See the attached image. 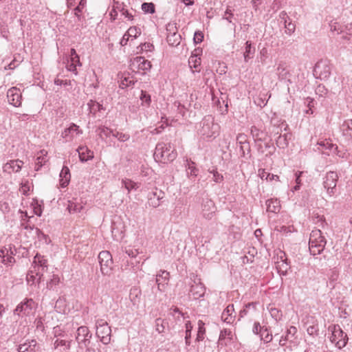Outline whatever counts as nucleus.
I'll return each instance as SVG.
<instances>
[{"instance_id":"57","label":"nucleus","mask_w":352,"mask_h":352,"mask_svg":"<svg viewBox=\"0 0 352 352\" xmlns=\"http://www.w3.org/2000/svg\"><path fill=\"white\" fill-rule=\"evenodd\" d=\"M188 170H190V174L193 176H196L197 174L198 170L195 166L194 162L188 163Z\"/></svg>"},{"instance_id":"30","label":"nucleus","mask_w":352,"mask_h":352,"mask_svg":"<svg viewBox=\"0 0 352 352\" xmlns=\"http://www.w3.org/2000/svg\"><path fill=\"white\" fill-rule=\"evenodd\" d=\"M258 175L261 179H265L266 181H272L276 180L279 182V176L277 175L271 174L265 170V169L260 168L258 170Z\"/></svg>"},{"instance_id":"37","label":"nucleus","mask_w":352,"mask_h":352,"mask_svg":"<svg viewBox=\"0 0 352 352\" xmlns=\"http://www.w3.org/2000/svg\"><path fill=\"white\" fill-rule=\"evenodd\" d=\"M97 131L98 132V135L102 139L104 138H108L111 135H113V133H114V132H115L113 130H111V129H109L107 126H99Z\"/></svg>"},{"instance_id":"28","label":"nucleus","mask_w":352,"mask_h":352,"mask_svg":"<svg viewBox=\"0 0 352 352\" xmlns=\"http://www.w3.org/2000/svg\"><path fill=\"white\" fill-rule=\"evenodd\" d=\"M47 267V260L43 258V256L36 254L33 261V269H36L40 271V267L41 270H43L45 267Z\"/></svg>"},{"instance_id":"27","label":"nucleus","mask_w":352,"mask_h":352,"mask_svg":"<svg viewBox=\"0 0 352 352\" xmlns=\"http://www.w3.org/2000/svg\"><path fill=\"white\" fill-rule=\"evenodd\" d=\"M56 311L60 314H66L69 311L65 298H59L55 303Z\"/></svg>"},{"instance_id":"14","label":"nucleus","mask_w":352,"mask_h":352,"mask_svg":"<svg viewBox=\"0 0 352 352\" xmlns=\"http://www.w3.org/2000/svg\"><path fill=\"white\" fill-rule=\"evenodd\" d=\"M169 272L166 270H160L156 274L155 282L157 289L160 292H164L169 281Z\"/></svg>"},{"instance_id":"7","label":"nucleus","mask_w":352,"mask_h":352,"mask_svg":"<svg viewBox=\"0 0 352 352\" xmlns=\"http://www.w3.org/2000/svg\"><path fill=\"white\" fill-rule=\"evenodd\" d=\"M36 303L32 299H27L19 305L14 310V314L19 316H33L34 315Z\"/></svg>"},{"instance_id":"62","label":"nucleus","mask_w":352,"mask_h":352,"mask_svg":"<svg viewBox=\"0 0 352 352\" xmlns=\"http://www.w3.org/2000/svg\"><path fill=\"white\" fill-rule=\"evenodd\" d=\"M173 311H174L173 316L175 318H176L177 320H180V318H185L184 316V314H182L178 309L175 308L173 310Z\"/></svg>"},{"instance_id":"58","label":"nucleus","mask_w":352,"mask_h":352,"mask_svg":"<svg viewBox=\"0 0 352 352\" xmlns=\"http://www.w3.org/2000/svg\"><path fill=\"white\" fill-rule=\"evenodd\" d=\"M223 179V177L222 175L219 174L218 172L217 171H214L213 172V180L217 182V183H219L221 182H222Z\"/></svg>"},{"instance_id":"46","label":"nucleus","mask_w":352,"mask_h":352,"mask_svg":"<svg viewBox=\"0 0 352 352\" xmlns=\"http://www.w3.org/2000/svg\"><path fill=\"white\" fill-rule=\"evenodd\" d=\"M285 32L287 34H291L295 31V24L292 22L291 20L289 19V21L287 20H285Z\"/></svg>"},{"instance_id":"45","label":"nucleus","mask_w":352,"mask_h":352,"mask_svg":"<svg viewBox=\"0 0 352 352\" xmlns=\"http://www.w3.org/2000/svg\"><path fill=\"white\" fill-rule=\"evenodd\" d=\"M113 136L116 138L119 141L123 142L129 140L130 138V135L129 134L119 131H115L114 133H113Z\"/></svg>"},{"instance_id":"18","label":"nucleus","mask_w":352,"mask_h":352,"mask_svg":"<svg viewBox=\"0 0 352 352\" xmlns=\"http://www.w3.org/2000/svg\"><path fill=\"white\" fill-rule=\"evenodd\" d=\"M74 134L79 135L82 134V131L79 129L78 126L72 124L69 127L63 131L62 137L67 141H70L73 140Z\"/></svg>"},{"instance_id":"21","label":"nucleus","mask_w":352,"mask_h":352,"mask_svg":"<svg viewBox=\"0 0 352 352\" xmlns=\"http://www.w3.org/2000/svg\"><path fill=\"white\" fill-rule=\"evenodd\" d=\"M71 179V175L69 172V169L67 166H63L60 173V179L59 184L62 188L66 187Z\"/></svg>"},{"instance_id":"2","label":"nucleus","mask_w":352,"mask_h":352,"mask_svg":"<svg viewBox=\"0 0 352 352\" xmlns=\"http://www.w3.org/2000/svg\"><path fill=\"white\" fill-rule=\"evenodd\" d=\"M219 128L212 117L206 116L200 122L197 133L204 138H215L219 135Z\"/></svg>"},{"instance_id":"51","label":"nucleus","mask_w":352,"mask_h":352,"mask_svg":"<svg viewBox=\"0 0 352 352\" xmlns=\"http://www.w3.org/2000/svg\"><path fill=\"white\" fill-rule=\"evenodd\" d=\"M261 338L265 342L267 343L272 341V335L270 333L267 329H265L261 332Z\"/></svg>"},{"instance_id":"25","label":"nucleus","mask_w":352,"mask_h":352,"mask_svg":"<svg viewBox=\"0 0 352 352\" xmlns=\"http://www.w3.org/2000/svg\"><path fill=\"white\" fill-rule=\"evenodd\" d=\"M267 211L278 213L280 210V204L277 199H270L266 201Z\"/></svg>"},{"instance_id":"42","label":"nucleus","mask_w":352,"mask_h":352,"mask_svg":"<svg viewBox=\"0 0 352 352\" xmlns=\"http://www.w3.org/2000/svg\"><path fill=\"white\" fill-rule=\"evenodd\" d=\"M276 144L279 148H284L285 147L287 146V145H288L287 135L286 134H285L283 135H280L276 140Z\"/></svg>"},{"instance_id":"53","label":"nucleus","mask_w":352,"mask_h":352,"mask_svg":"<svg viewBox=\"0 0 352 352\" xmlns=\"http://www.w3.org/2000/svg\"><path fill=\"white\" fill-rule=\"evenodd\" d=\"M166 31L168 32V34L177 33L176 23L173 22L168 23L166 25Z\"/></svg>"},{"instance_id":"48","label":"nucleus","mask_w":352,"mask_h":352,"mask_svg":"<svg viewBox=\"0 0 352 352\" xmlns=\"http://www.w3.org/2000/svg\"><path fill=\"white\" fill-rule=\"evenodd\" d=\"M155 329L160 333H163L164 331V330H165L164 322L161 318H157L155 320Z\"/></svg>"},{"instance_id":"60","label":"nucleus","mask_w":352,"mask_h":352,"mask_svg":"<svg viewBox=\"0 0 352 352\" xmlns=\"http://www.w3.org/2000/svg\"><path fill=\"white\" fill-rule=\"evenodd\" d=\"M204 35L200 32H196L194 35V40L196 43H201L203 41Z\"/></svg>"},{"instance_id":"29","label":"nucleus","mask_w":352,"mask_h":352,"mask_svg":"<svg viewBox=\"0 0 352 352\" xmlns=\"http://www.w3.org/2000/svg\"><path fill=\"white\" fill-rule=\"evenodd\" d=\"M122 186L124 187L128 192L132 190H136L139 188V184L129 178H123L121 180Z\"/></svg>"},{"instance_id":"8","label":"nucleus","mask_w":352,"mask_h":352,"mask_svg":"<svg viewBox=\"0 0 352 352\" xmlns=\"http://www.w3.org/2000/svg\"><path fill=\"white\" fill-rule=\"evenodd\" d=\"M287 260L285 252L280 250L277 252L276 256L274 257V263L278 273L281 276H285L290 268Z\"/></svg>"},{"instance_id":"24","label":"nucleus","mask_w":352,"mask_h":352,"mask_svg":"<svg viewBox=\"0 0 352 352\" xmlns=\"http://www.w3.org/2000/svg\"><path fill=\"white\" fill-rule=\"evenodd\" d=\"M234 311V305H229L222 313V320L227 323L232 322L234 318V316H233Z\"/></svg>"},{"instance_id":"35","label":"nucleus","mask_w":352,"mask_h":352,"mask_svg":"<svg viewBox=\"0 0 352 352\" xmlns=\"http://www.w3.org/2000/svg\"><path fill=\"white\" fill-rule=\"evenodd\" d=\"M82 205H80L79 204L74 203L72 201H68L67 210H68V212L70 214L80 212L82 210Z\"/></svg>"},{"instance_id":"43","label":"nucleus","mask_w":352,"mask_h":352,"mask_svg":"<svg viewBox=\"0 0 352 352\" xmlns=\"http://www.w3.org/2000/svg\"><path fill=\"white\" fill-rule=\"evenodd\" d=\"M140 99L142 101V104H146V106H149L151 102V96L148 94H147L145 91H141Z\"/></svg>"},{"instance_id":"4","label":"nucleus","mask_w":352,"mask_h":352,"mask_svg":"<svg viewBox=\"0 0 352 352\" xmlns=\"http://www.w3.org/2000/svg\"><path fill=\"white\" fill-rule=\"evenodd\" d=\"M329 331L331 332L330 340L338 349L344 347L347 343V335L344 333L342 329L339 325H333L329 327Z\"/></svg>"},{"instance_id":"63","label":"nucleus","mask_w":352,"mask_h":352,"mask_svg":"<svg viewBox=\"0 0 352 352\" xmlns=\"http://www.w3.org/2000/svg\"><path fill=\"white\" fill-rule=\"evenodd\" d=\"M122 14L124 15L126 18H127L129 21H132L133 19V15L129 12L128 10L122 9Z\"/></svg>"},{"instance_id":"64","label":"nucleus","mask_w":352,"mask_h":352,"mask_svg":"<svg viewBox=\"0 0 352 352\" xmlns=\"http://www.w3.org/2000/svg\"><path fill=\"white\" fill-rule=\"evenodd\" d=\"M252 331L255 334H258L261 331V327L258 322L254 323Z\"/></svg>"},{"instance_id":"20","label":"nucleus","mask_w":352,"mask_h":352,"mask_svg":"<svg viewBox=\"0 0 352 352\" xmlns=\"http://www.w3.org/2000/svg\"><path fill=\"white\" fill-rule=\"evenodd\" d=\"M79 158L81 162H87L94 157V152L89 150L87 146H80L77 149Z\"/></svg>"},{"instance_id":"23","label":"nucleus","mask_w":352,"mask_h":352,"mask_svg":"<svg viewBox=\"0 0 352 352\" xmlns=\"http://www.w3.org/2000/svg\"><path fill=\"white\" fill-rule=\"evenodd\" d=\"M47 152L45 150H41L38 153L35 164L36 171L39 170V169L47 162Z\"/></svg>"},{"instance_id":"61","label":"nucleus","mask_w":352,"mask_h":352,"mask_svg":"<svg viewBox=\"0 0 352 352\" xmlns=\"http://www.w3.org/2000/svg\"><path fill=\"white\" fill-rule=\"evenodd\" d=\"M297 332V329L295 327H290L287 329V339H289V336H294Z\"/></svg>"},{"instance_id":"17","label":"nucleus","mask_w":352,"mask_h":352,"mask_svg":"<svg viewBox=\"0 0 352 352\" xmlns=\"http://www.w3.org/2000/svg\"><path fill=\"white\" fill-rule=\"evenodd\" d=\"M23 165V162L21 160H10L3 165V169L4 172L8 173H18L21 170Z\"/></svg>"},{"instance_id":"13","label":"nucleus","mask_w":352,"mask_h":352,"mask_svg":"<svg viewBox=\"0 0 352 352\" xmlns=\"http://www.w3.org/2000/svg\"><path fill=\"white\" fill-rule=\"evenodd\" d=\"M7 98L10 104L14 107H20L22 101V94L21 90L16 87H11L8 90Z\"/></svg>"},{"instance_id":"3","label":"nucleus","mask_w":352,"mask_h":352,"mask_svg":"<svg viewBox=\"0 0 352 352\" xmlns=\"http://www.w3.org/2000/svg\"><path fill=\"white\" fill-rule=\"evenodd\" d=\"M326 240L320 230H314L310 234L309 249L311 254H320L324 250Z\"/></svg>"},{"instance_id":"34","label":"nucleus","mask_w":352,"mask_h":352,"mask_svg":"<svg viewBox=\"0 0 352 352\" xmlns=\"http://www.w3.org/2000/svg\"><path fill=\"white\" fill-rule=\"evenodd\" d=\"M181 36L178 33L167 35V42L170 45L177 46L180 43Z\"/></svg>"},{"instance_id":"32","label":"nucleus","mask_w":352,"mask_h":352,"mask_svg":"<svg viewBox=\"0 0 352 352\" xmlns=\"http://www.w3.org/2000/svg\"><path fill=\"white\" fill-rule=\"evenodd\" d=\"M236 141L238 144L240 145L241 150L243 151V153L245 152V150H248L249 145L246 135L243 133L239 134L236 137Z\"/></svg>"},{"instance_id":"15","label":"nucleus","mask_w":352,"mask_h":352,"mask_svg":"<svg viewBox=\"0 0 352 352\" xmlns=\"http://www.w3.org/2000/svg\"><path fill=\"white\" fill-rule=\"evenodd\" d=\"M14 252L12 250L11 245L8 247H4L0 250V256L2 258V263L4 265H10L15 262L14 258L13 257Z\"/></svg>"},{"instance_id":"5","label":"nucleus","mask_w":352,"mask_h":352,"mask_svg":"<svg viewBox=\"0 0 352 352\" xmlns=\"http://www.w3.org/2000/svg\"><path fill=\"white\" fill-rule=\"evenodd\" d=\"M96 335L104 344H107L111 342V329L107 322L103 320L97 321Z\"/></svg>"},{"instance_id":"36","label":"nucleus","mask_w":352,"mask_h":352,"mask_svg":"<svg viewBox=\"0 0 352 352\" xmlns=\"http://www.w3.org/2000/svg\"><path fill=\"white\" fill-rule=\"evenodd\" d=\"M87 106L89 107V112L93 114H95L96 112L103 109L102 104L91 100L88 102Z\"/></svg>"},{"instance_id":"41","label":"nucleus","mask_w":352,"mask_h":352,"mask_svg":"<svg viewBox=\"0 0 352 352\" xmlns=\"http://www.w3.org/2000/svg\"><path fill=\"white\" fill-rule=\"evenodd\" d=\"M205 332H206V329L204 327V323L201 320H199V322H198V332H197L196 340L197 341L203 340V339L204 338V336L205 334Z\"/></svg>"},{"instance_id":"44","label":"nucleus","mask_w":352,"mask_h":352,"mask_svg":"<svg viewBox=\"0 0 352 352\" xmlns=\"http://www.w3.org/2000/svg\"><path fill=\"white\" fill-rule=\"evenodd\" d=\"M36 345V342L34 340H32L31 342H25L23 344H21L18 347V351L19 352H26L29 350V349L33 346H34Z\"/></svg>"},{"instance_id":"10","label":"nucleus","mask_w":352,"mask_h":352,"mask_svg":"<svg viewBox=\"0 0 352 352\" xmlns=\"http://www.w3.org/2000/svg\"><path fill=\"white\" fill-rule=\"evenodd\" d=\"M338 179V174L333 171L328 172L324 178V187L327 189V193L331 196L334 194L333 190L336 186Z\"/></svg>"},{"instance_id":"1","label":"nucleus","mask_w":352,"mask_h":352,"mask_svg":"<svg viewBox=\"0 0 352 352\" xmlns=\"http://www.w3.org/2000/svg\"><path fill=\"white\" fill-rule=\"evenodd\" d=\"M177 153L170 144L158 143L155 147L154 158L157 162L167 163L175 159Z\"/></svg>"},{"instance_id":"47","label":"nucleus","mask_w":352,"mask_h":352,"mask_svg":"<svg viewBox=\"0 0 352 352\" xmlns=\"http://www.w3.org/2000/svg\"><path fill=\"white\" fill-rule=\"evenodd\" d=\"M142 9L145 13H153L155 12V6L152 3H144L142 5Z\"/></svg>"},{"instance_id":"54","label":"nucleus","mask_w":352,"mask_h":352,"mask_svg":"<svg viewBox=\"0 0 352 352\" xmlns=\"http://www.w3.org/2000/svg\"><path fill=\"white\" fill-rule=\"evenodd\" d=\"M54 83L56 85L65 86V87H72V81L69 80H62L59 78H56L54 80Z\"/></svg>"},{"instance_id":"12","label":"nucleus","mask_w":352,"mask_h":352,"mask_svg":"<svg viewBox=\"0 0 352 352\" xmlns=\"http://www.w3.org/2000/svg\"><path fill=\"white\" fill-rule=\"evenodd\" d=\"M217 208L211 199H206L201 204V214L206 219H211L216 212Z\"/></svg>"},{"instance_id":"56","label":"nucleus","mask_w":352,"mask_h":352,"mask_svg":"<svg viewBox=\"0 0 352 352\" xmlns=\"http://www.w3.org/2000/svg\"><path fill=\"white\" fill-rule=\"evenodd\" d=\"M30 190V186L28 182L21 184V186L20 188V192L25 195Z\"/></svg>"},{"instance_id":"9","label":"nucleus","mask_w":352,"mask_h":352,"mask_svg":"<svg viewBox=\"0 0 352 352\" xmlns=\"http://www.w3.org/2000/svg\"><path fill=\"white\" fill-rule=\"evenodd\" d=\"M91 334L89 332L88 327L82 326L78 328L76 340L80 348H85L90 343Z\"/></svg>"},{"instance_id":"19","label":"nucleus","mask_w":352,"mask_h":352,"mask_svg":"<svg viewBox=\"0 0 352 352\" xmlns=\"http://www.w3.org/2000/svg\"><path fill=\"white\" fill-rule=\"evenodd\" d=\"M314 72L319 75V78L321 79L328 78L330 74L329 67L325 63H318L316 65Z\"/></svg>"},{"instance_id":"22","label":"nucleus","mask_w":352,"mask_h":352,"mask_svg":"<svg viewBox=\"0 0 352 352\" xmlns=\"http://www.w3.org/2000/svg\"><path fill=\"white\" fill-rule=\"evenodd\" d=\"M205 292L204 286L201 283H195L191 286L190 293L195 299L202 297Z\"/></svg>"},{"instance_id":"38","label":"nucleus","mask_w":352,"mask_h":352,"mask_svg":"<svg viewBox=\"0 0 352 352\" xmlns=\"http://www.w3.org/2000/svg\"><path fill=\"white\" fill-rule=\"evenodd\" d=\"M252 44L250 41L245 43V51L243 54L245 62H248L250 59L252 58L254 50H252Z\"/></svg>"},{"instance_id":"59","label":"nucleus","mask_w":352,"mask_h":352,"mask_svg":"<svg viewBox=\"0 0 352 352\" xmlns=\"http://www.w3.org/2000/svg\"><path fill=\"white\" fill-rule=\"evenodd\" d=\"M86 5V0H80L78 6L75 8V14L77 15L78 12H82V8Z\"/></svg>"},{"instance_id":"40","label":"nucleus","mask_w":352,"mask_h":352,"mask_svg":"<svg viewBox=\"0 0 352 352\" xmlns=\"http://www.w3.org/2000/svg\"><path fill=\"white\" fill-rule=\"evenodd\" d=\"M141 34V30L135 26L131 27L126 32V36L130 38H137Z\"/></svg>"},{"instance_id":"55","label":"nucleus","mask_w":352,"mask_h":352,"mask_svg":"<svg viewBox=\"0 0 352 352\" xmlns=\"http://www.w3.org/2000/svg\"><path fill=\"white\" fill-rule=\"evenodd\" d=\"M140 50L145 52H152L154 49L153 44L149 43H144L140 45Z\"/></svg>"},{"instance_id":"31","label":"nucleus","mask_w":352,"mask_h":352,"mask_svg":"<svg viewBox=\"0 0 352 352\" xmlns=\"http://www.w3.org/2000/svg\"><path fill=\"white\" fill-rule=\"evenodd\" d=\"M188 64L193 73L199 72L197 68L201 65V58L197 55H191L188 59Z\"/></svg>"},{"instance_id":"50","label":"nucleus","mask_w":352,"mask_h":352,"mask_svg":"<svg viewBox=\"0 0 352 352\" xmlns=\"http://www.w3.org/2000/svg\"><path fill=\"white\" fill-rule=\"evenodd\" d=\"M270 315L273 318H274L276 321L280 320L282 317L281 311L276 308H271L270 310Z\"/></svg>"},{"instance_id":"33","label":"nucleus","mask_w":352,"mask_h":352,"mask_svg":"<svg viewBox=\"0 0 352 352\" xmlns=\"http://www.w3.org/2000/svg\"><path fill=\"white\" fill-rule=\"evenodd\" d=\"M41 272L38 270L34 269L32 270L30 273L27 276V280L29 283L34 284L35 280L37 282L40 281L41 275H40Z\"/></svg>"},{"instance_id":"39","label":"nucleus","mask_w":352,"mask_h":352,"mask_svg":"<svg viewBox=\"0 0 352 352\" xmlns=\"http://www.w3.org/2000/svg\"><path fill=\"white\" fill-rule=\"evenodd\" d=\"M54 347L56 349L63 348V350L67 351L70 348V342H67L64 340L57 339L54 342Z\"/></svg>"},{"instance_id":"16","label":"nucleus","mask_w":352,"mask_h":352,"mask_svg":"<svg viewBox=\"0 0 352 352\" xmlns=\"http://www.w3.org/2000/svg\"><path fill=\"white\" fill-rule=\"evenodd\" d=\"M131 66L145 72L151 69V63L142 56H137L131 60Z\"/></svg>"},{"instance_id":"26","label":"nucleus","mask_w":352,"mask_h":352,"mask_svg":"<svg viewBox=\"0 0 352 352\" xmlns=\"http://www.w3.org/2000/svg\"><path fill=\"white\" fill-rule=\"evenodd\" d=\"M77 66H81L79 56H74V58H69L67 65V69L69 71L74 72L75 75H77Z\"/></svg>"},{"instance_id":"49","label":"nucleus","mask_w":352,"mask_h":352,"mask_svg":"<svg viewBox=\"0 0 352 352\" xmlns=\"http://www.w3.org/2000/svg\"><path fill=\"white\" fill-rule=\"evenodd\" d=\"M278 75L281 79H287L289 76V72L283 67H278L277 69Z\"/></svg>"},{"instance_id":"6","label":"nucleus","mask_w":352,"mask_h":352,"mask_svg":"<svg viewBox=\"0 0 352 352\" xmlns=\"http://www.w3.org/2000/svg\"><path fill=\"white\" fill-rule=\"evenodd\" d=\"M98 259L102 274L104 275H110L113 266L111 254L108 251H102L99 253Z\"/></svg>"},{"instance_id":"11","label":"nucleus","mask_w":352,"mask_h":352,"mask_svg":"<svg viewBox=\"0 0 352 352\" xmlns=\"http://www.w3.org/2000/svg\"><path fill=\"white\" fill-rule=\"evenodd\" d=\"M318 145L320 147L319 149L324 153L329 155L331 154H336L340 157H344V153L338 151V146L333 144L330 141L327 140L318 142Z\"/></svg>"},{"instance_id":"52","label":"nucleus","mask_w":352,"mask_h":352,"mask_svg":"<svg viewBox=\"0 0 352 352\" xmlns=\"http://www.w3.org/2000/svg\"><path fill=\"white\" fill-rule=\"evenodd\" d=\"M153 198L151 197L149 198V201H150L149 204L152 207L157 208L160 206V196H157V197H155L156 193H153Z\"/></svg>"}]
</instances>
